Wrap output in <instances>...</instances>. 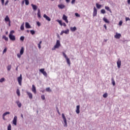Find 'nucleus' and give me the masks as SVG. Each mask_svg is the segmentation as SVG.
I'll list each match as a JSON object with an SVG mask.
<instances>
[{
    "label": "nucleus",
    "instance_id": "obj_1",
    "mask_svg": "<svg viewBox=\"0 0 130 130\" xmlns=\"http://www.w3.org/2000/svg\"><path fill=\"white\" fill-rule=\"evenodd\" d=\"M60 47V41L59 40L56 41V43L54 46V48L52 49V50H55L56 48H58Z\"/></svg>",
    "mask_w": 130,
    "mask_h": 130
},
{
    "label": "nucleus",
    "instance_id": "obj_2",
    "mask_svg": "<svg viewBox=\"0 0 130 130\" xmlns=\"http://www.w3.org/2000/svg\"><path fill=\"white\" fill-rule=\"evenodd\" d=\"M62 54L64 57L66 58L68 64H69V67H71V61H70V58L68 57V56H67V54H66L64 52H63Z\"/></svg>",
    "mask_w": 130,
    "mask_h": 130
},
{
    "label": "nucleus",
    "instance_id": "obj_3",
    "mask_svg": "<svg viewBox=\"0 0 130 130\" xmlns=\"http://www.w3.org/2000/svg\"><path fill=\"white\" fill-rule=\"evenodd\" d=\"M22 74H20V76L17 78V81L20 86H22Z\"/></svg>",
    "mask_w": 130,
    "mask_h": 130
},
{
    "label": "nucleus",
    "instance_id": "obj_4",
    "mask_svg": "<svg viewBox=\"0 0 130 130\" xmlns=\"http://www.w3.org/2000/svg\"><path fill=\"white\" fill-rule=\"evenodd\" d=\"M9 38L10 40H12V41H15V40H16V37L11 34H9Z\"/></svg>",
    "mask_w": 130,
    "mask_h": 130
},
{
    "label": "nucleus",
    "instance_id": "obj_5",
    "mask_svg": "<svg viewBox=\"0 0 130 130\" xmlns=\"http://www.w3.org/2000/svg\"><path fill=\"white\" fill-rule=\"evenodd\" d=\"M40 72L45 76V77H47V73L44 71V69H41L40 70Z\"/></svg>",
    "mask_w": 130,
    "mask_h": 130
},
{
    "label": "nucleus",
    "instance_id": "obj_6",
    "mask_svg": "<svg viewBox=\"0 0 130 130\" xmlns=\"http://www.w3.org/2000/svg\"><path fill=\"white\" fill-rule=\"evenodd\" d=\"M17 116H15L14 117V119L13 120V124H14V125H17Z\"/></svg>",
    "mask_w": 130,
    "mask_h": 130
},
{
    "label": "nucleus",
    "instance_id": "obj_7",
    "mask_svg": "<svg viewBox=\"0 0 130 130\" xmlns=\"http://www.w3.org/2000/svg\"><path fill=\"white\" fill-rule=\"evenodd\" d=\"M26 94H27V95H28L29 99H33V94H32V93L29 92L28 91H26Z\"/></svg>",
    "mask_w": 130,
    "mask_h": 130
},
{
    "label": "nucleus",
    "instance_id": "obj_8",
    "mask_svg": "<svg viewBox=\"0 0 130 130\" xmlns=\"http://www.w3.org/2000/svg\"><path fill=\"white\" fill-rule=\"evenodd\" d=\"M62 19L64 21H65L66 23H69V20H68V16L66 15H63Z\"/></svg>",
    "mask_w": 130,
    "mask_h": 130
},
{
    "label": "nucleus",
    "instance_id": "obj_9",
    "mask_svg": "<svg viewBox=\"0 0 130 130\" xmlns=\"http://www.w3.org/2000/svg\"><path fill=\"white\" fill-rule=\"evenodd\" d=\"M31 6L32 7V10H34V11H37V9L38 8L37 6H36L33 4H31Z\"/></svg>",
    "mask_w": 130,
    "mask_h": 130
},
{
    "label": "nucleus",
    "instance_id": "obj_10",
    "mask_svg": "<svg viewBox=\"0 0 130 130\" xmlns=\"http://www.w3.org/2000/svg\"><path fill=\"white\" fill-rule=\"evenodd\" d=\"M31 91L33 92V93H34V94H36V87H35L34 84L32 85Z\"/></svg>",
    "mask_w": 130,
    "mask_h": 130
},
{
    "label": "nucleus",
    "instance_id": "obj_11",
    "mask_svg": "<svg viewBox=\"0 0 130 130\" xmlns=\"http://www.w3.org/2000/svg\"><path fill=\"white\" fill-rule=\"evenodd\" d=\"M96 16H97V9L95 7H94L93 17H96Z\"/></svg>",
    "mask_w": 130,
    "mask_h": 130
},
{
    "label": "nucleus",
    "instance_id": "obj_12",
    "mask_svg": "<svg viewBox=\"0 0 130 130\" xmlns=\"http://www.w3.org/2000/svg\"><path fill=\"white\" fill-rule=\"evenodd\" d=\"M44 18H45L46 20H47V21H48L49 22H50V21H51V19H50V18L48 16H47V15H46V14H44L43 16Z\"/></svg>",
    "mask_w": 130,
    "mask_h": 130
},
{
    "label": "nucleus",
    "instance_id": "obj_13",
    "mask_svg": "<svg viewBox=\"0 0 130 130\" xmlns=\"http://www.w3.org/2000/svg\"><path fill=\"white\" fill-rule=\"evenodd\" d=\"M115 38L116 39H119L121 37V35L120 34H116V35L114 36Z\"/></svg>",
    "mask_w": 130,
    "mask_h": 130
},
{
    "label": "nucleus",
    "instance_id": "obj_14",
    "mask_svg": "<svg viewBox=\"0 0 130 130\" xmlns=\"http://www.w3.org/2000/svg\"><path fill=\"white\" fill-rule=\"evenodd\" d=\"M117 64L118 69H120V67L121 66V61L120 60H118L117 62Z\"/></svg>",
    "mask_w": 130,
    "mask_h": 130
},
{
    "label": "nucleus",
    "instance_id": "obj_15",
    "mask_svg": "<svg viewBox=\"0 0 130 130\" xmlns=\"http://www.w3.org/2000/svg\"><path fill=\"white\" fill-rule=\"evenodd\" d=\"M62 117L63 119V121L66 124V126H67V119L66 118V116H64V114H62Z\"/></svg>",
    "mask_w": 130,
    "mask_h": 130
},
{
    "label": "nucleus",
    "instance_id": "obj_16",
    "mask_svg": "<svg viewBox=\"0 0 130 130\" xmlns=\"http://www.w3.org/2000/svg\"><path fill=\"white\" fill-rule=\"evenodd\" d=\"M76 112V113H77V114H79V113H80V105L77 106Z\"/></svg>",
    "mask_w": 130,
    "mask_h": 130
},
{
    "label": "nucleus",
    "instance_id": "obj_17",
    "mask_svg": "<svg viewBox=\"0 0 130 130\" xmlns=\"http://www.w3.org/2000/svg\"><path fill=\"white\" fill-rule=\"evenodd\" d=\"M38 18H41V11H40V9H38Z\"/></svg>",
    "mask_w": 130,
    "mask_h": 130
},
{
    "label": "nucleus",
    "instance_id": "obj_18",
    "mask_svg": "<svg viewBox=\"0 0 130 130\" xmlns=\"http://www.w3.org/2000/svg\"><path fill=\"white\" fill-rule=\"evenodd\" d=\"M5 20L6 22H11V20H10V18L8 15H7L5 18Z\"/></svg>",
    "mask_w": 130,
    "mask_h": 130
},
{
    "label": "nucleus",
    "instance_id": "obj_19",
    "mask_svg": "<svg viewBox=\"0 0 130 130\" xmlns=\"http://www.w3.org/2000/svg\"><path fill=\"white\" fill-rule=\"evenodd\" d=\"M70 30L71 31H72V32H75V31H76L77 30V27H76V26L74 27H71L70 28Z\"/></svg>",
    "mask_w": 130,
    "mask_h": 130
},
{
    "label": "nucleus",
    "instance_id": "obj_20",
    "mask_svg": "<svg viewBox=\"0 0 130 130\" xmlns=\"http://www.w3.org/2000/svg\"><path fill=\"white\" fill-rule=\"evenodd\" d=\"M25 27L27 29H29V28H31V26L28 22H25Z\"/></svg>",
    "mask_w": 130,
    "mask_h": 130
},
{
    "label": "nucleus",
    "instance_id": "obj_21",
    "mask_svg": "<svg viewBox=\"0 0 130 130\" xmlns=\"http://www.w3.org/2000/svg\"><path fill=\"white\" fill-rule=\"evenodd\" d=\"M58 7L59 9H64V8H65L66 6H65L64 5L61 4V5H58Z\"/></svg>",
    "mask_w": 130,
    "mask_h": 130
},
{
    "label": "nucleus",
    "instance_id": "obj_22",
    "mask_svg": "<svg viewBox=\"0 0 130 130\" xmlns=\"http://www.w3.org/2000/svg\"><path fill=\"white\" fill-rule=\"evenodd\" d=\"M16 104H17L18 107L19 108H21V107L22 106V104L21 103H20V102L19 101H17L16 102Z\"/></svg>",
    "mask_w": 130,
    "mask_h": 130
},
{
    "label": "nucleus",
    "instance_id": "obj_23",
    "mask_svg": "<svg viewBox=\"0 0 130 130\" xmlns=\"http://www.w3.org/2000/svg\"><path fill=\"white\" fill-rule=\"evenodd\" d=\"M2 38L4 39L5 41H9V38L6 36H3Z\"/></svg>",
    "mask_w": 130,
    "mask_h": 130
},
{
    "label": "nucleus",
    "instance_id": "obj_24",
    "mask_svg": "<svg viewBox=\"0 0 130 130\" xmlns=\"http://www.w3.org/2000/svg\"><path fill=\"white\" fill-rule=\"evenodd\" d=\"M20 54H22V55L24 54V47H22L21 48L20 51Z\"/></svg>",
    "mask_w": 130,
    "mask_h": 130
},
{
    "label": "nucleus",
    "instance_id": "obj_25",
    "mask_svg": "<svg viewBox=\"0 0 130 130\" xmlns=\"http://www.w3.org/2000/svg\"><path fill=\"white\" fill-rule=\"evenodd\" d=\"M105 8L107 11H108L110 12V13H111V10H110V8H109L108 6H105Z\"/></svg>",
    "mask_w": 130,
    "mask_h": 130
},
{
    "label": "nucleus",
    "instance_id": "obj_26",
    "mask_svg": "<svg viewBox=\"0 0 130 130\" xmlns=\"http://www.w3.org/2000/svg\"><path fill=\"white\" fill-rule=\"evenodd\" d=\"M103 21H104V22H105V23H108L109 24V20H108V19H107V18L104 17L103 18Z\"/></svg>",
    "mask_w": 130,
    "mask_h": 130
},
{
    "label": "nucleus",
    "instance_id": "obj_27",
    "mask_svg": "<svg viewBox=\"0 0 130 130\" xmlns=\"http://www.w3.org/2000/svg\"><path fill=\"white\" fill-rule=\"evenodd\" d=\"M64 33L65 34H69V33H70V30L69 29H67L66 30H64Z\"/></svg>",
    "mask_w": 130,
    "mask_h": 130
},
{
    "label": "nucleus",
    "instance_id": "obj_28",
    "mask_svg": "<svg viewBox=\"0 0 130 130\" xmlns=\"http://www.w3.org/2000/svg\"><path fill=\"white\" fill-rule=\"evenodd\" d=\"M41 43H42V41H40V43L38 44V47L39 49H41Z\"/></svg>",
    "mask_w": 130,
    "mask_h": 130
},
{
    "label": "nucleus",
    "instance_id": "obj_29",
    "mask_svg": "<svg viewBox=\"0 0 130 130\" xmlns=\"http://www.w3.org/2000/svg\"><path fill=\"white\" fill-rule=\"evenodd\" d=\"M97 9H100L101 8V5L99 4L98 3L96 4Z\"/></svg>",
    "mask_w": 130,
    "mask_h": 130
},
{
    "label": "nucleus",
    "instance_id": "obj_30",
    "mask_svg": "<svg viewBox=\"0 0 130 130\" xmlns=\"http://www.w3.org/2000/svg\"><path fill=\"white\" fill-rule=\"evenodd\" d=\"M11 69H12V66L11 65H9L8 66H7L8 71H11Z\"/></svg>",
    "mask_w": 130,
    "mask_h": 130
},
{
    "label": "nucleus",
    "instance_id": "obj_31",
    "mask_svg": "<svg viewBox=\"0 0 130 130\" xmlns=\"http://www.w3.org/2000/svg\"><path fill=\"white\" fill-rule=\"evenodd\" d=\"M7 114H10L9 112H6L3 114V118L6 116V115H7Z\"/></svg>",
    "mask_w": 130,
    "mask_h": 130
},
{
    "label": "nucleus",
    "instance_id": "obj_32",
    "mask_svg": "<svg viewBox=\"0 0 130 130\" xmlns=\"http://www.w3.org/2000/svg\"><path fill=\"white\" fill-rule=\"evenodd\" d=\"M108 96V94H107V93H105L103 94V96L104 97V98H107V96Z\"/></svg>",
    "mask_w": 130,
    "mask_h": 130
},
{
    "label": "nucleus",
    "instance_id": "obj_33",
    "mask_svg": "<svg viewBox=\"0 0 130 130\" xmlns=\"http://www.w3.org/2000/svg\"><path fill=\"white\" fill-rule=\"evenodd\" d=\"M20 29L21 30H22V31H23L24 29V23H23L21 25V27H20Z\"/></svg>",
    "mask_w": 130,
    "mask_h": 130
},
{
    "label": "nucleus",
    "instance_id": "obj_34",
    "mask_svg": "<svg viewBox=\"0 0 130 130\" xmlns=\"http://www.w3.org/2000/svg\"><path fill=\"white\" fill-rule=\"evenodd\" d=\"M24 39H25V37L24 36H21L20 38V40H21V41H24Z\"/></svg>",
    "mask_w": 130,
    "mask_h": 130
},
{
    "label": "nucleus",
    "instance_id": "obj_35",
    "mask_svg": "<svg viewBox=\"0 0 130 130\" xmlns=\"http://www.w3.org/2000/svg\"><path fill=\"white\" fill-rule=\"evenodd\" d=\"M16 93H17L18 96H20L21 95V94L20 93V90H19L18 89L17 90Z\"/></svg>",
    "mask_w": 130,
    "mask_h": 130
},
{
    "label": "nucleus",
    "instance_id": "obj_36",
    "mask_svg": "<svg viewBox=\"0 0 130 130\" xmlns=\"http://www.w3.org/2000/svg\"><path fill=\"white\" fill-rule=\"evenodd\" d=\"M101 13L102 14H105V13H106V11L104 9H102L101 11Z\"/></svg>",
    "mask_w": 130,
    "mask_h": 130
},
{
    "label": "nucleus",
    "instance_id": "obj_37",
    "mask_svg": "<svg viewBox=\"0 0 130 130\" xmlns=\"http://www.w3.org/2000/svg\"><path fill=\"white\" fill-rule=\"evenodd\" d=\"M26 6H28L29 5V0H24Z\"/></svg>",
    "mask_w": 130,
    "mask_h": 130
},
{
    "label": "nucleus",
    "instance_id": "obj_38",
    "mask_svg": "<svg viewBox=\"0 0 130 130\" xmlns=\"http://www.w3.org/2000/svg\"><path fill=\"white\" fill-rule=\"evenodd\" d=\"M56 21L57 22H58L59 24H60L61 26H62V22H61V20H57Z\"/></svg>",
    "mask_w": 130,
    "mask_h": 130
},
{
    "label": "nucleus",
    "instance_id": "obj_39",
    "mask_svg": "<svg viewBox=\"0 0 130 130\" xmlns=\"http://www.w3.org/2000/svg\"><path fill=\"white\" fill-rule=\"evenodd\" d=\"M112 83L113 86H115V81H114V79H112Z\"/></svg>",
    "mask_w": 130,
    "mask_h": 130
},
{
    "label": "nucleus",
    "instance_id": "obj_40",
    "mask_svg": "<svg viewBox=\"0 0 130 130\" xmlns=\"http://www.w3.org/2000/svg\"><path fill=\"white\" fill-rule=\"evenodd\" d=\"M47 92H51V89H50V88L48 87L46 89Z\"/></svg>",
    "mask_w": 130,
    "mask_h": 130
},
{
    "label": "nucleus",
    "instance_id": "obj_41",
    "mask_svg": "<svg viewBox=\"0 0 130 130\" xmlns=\"http://www.w3.org/2000/svg\"><path fill=\"white\" fill-rule=\"evenodd\" d=\"M3 82H5V78H2L0 79V83H3Z\"/></svg>",
    "mask_w": 130,
    "mask_h": 130
},
{
    "label": "nucleus",
    "instance_id": "obj_42",
    "mask_svg": "<svg viewBox=\"0 0 130 130\" xmlns=\"http://www.w3.org/2000/svg\"><path fill=\"white\" fill-rule=\"evenodd\" d=\"M30 33L32 35H34V34H35V31H34V30H31Z\"/></svg>",
    "mask_w": 130,
    "mask_h": 130
},
{
    "label": "nucleus",
    "instance_id": "obj_43",
    "mask_svg": "<svg viewBox=\"0 0 130 130\" xmlns=\"http://www.w3.org/2000/svg\"><path fill=\"white\" fill-rule=\"evenodd\" d=\"M8 130H11V124H9L8 126Z\"/></svg>",
    "mask_w": 130,
    "mask_h": 130
},
{
    "label": "nucleus",
    "instance_id": "obj_44",
    "mask_svg": "<svg viewBox=\"0 0 130 130\" xmlns=\"http://www.w3.org/2000/svg\"><path fill=\"white\" fill-rule=\"evenodd\" d=\"M41 99H42V100H45V96L44 95H42Z\"/></svg>",
    "mask_w": 130,
    "mask_h": 130
},
{
    "label": "nucleus",
    "instance_id": "obj_45",
    "mask_svg": "<svg viewBox=\"0 0 130 130\" xmlns=\"http://www.w3.org/2000/svg\"><path fill=\"white\" fill-rule=\"evenodd\" d=\"M17 55L18 58H21V55H22L20 53V54H17Z\"/></svg>",
    "mask_w": 130,
    "mask_h": 130
},
{
    "label": "nucleus",
    "instance_id": "obj_46",
    "mask_svg": "<svg viewBox=\"0 0 130 130\" xmlns=\"http://www.w3.org/2000/svg\"><path fill=\"white\" fill-rule=\"evenodd\" d=\"M7 48H5L3 50V53H6V52H7Z\"/></svg>",
    "mask_w": 130,
    "mask_h": 130
},
{
    "label": "nucleus",
    "instance_id": "obj_47",
    "mask_svg": "<svg viewBox=\"0 0 130 130\" xmlns=\"http://www.w3.org/2000/svg\"><path fill=\"white\" fill-rule=\"evenodd\" d=\"M1 3L2 4V6H4V5H5V0H1Z\"/></svg>",
    "mask_w": 130,
    "mask_h": 130
},
{
    "label": "nucleus",
    "instance_id": "obj_48",
    "mask_svg": "<svg viewBox=\"0 0 130 130\" xmlns=\"http://www.w3.org/2000/svg\"><path fill=\"white\" fill-rule=\"evenodd\" d=\"M37 24L38 26H39V27L41 25V24L40 23V22H39V21H38V22H37Z\"/></svg>",
    "mask_w": 130,
    "mask_h": 130
},
{
    "label": "nucleus",
    "instance_id": "obj_49",
    "mask_svg": "<svg viewBox=\"0 0 130 130\" xmlns=\"http://www.w3.org/2000/svg\"><path fill=\"white\" fill-rule=\"evenodd\" d=\"M75 3H76V0H72L71 2V4H72V5H74Z\"/></svg>",
    "mask_w": 130,
    "mask_h": 130
},
{
    "label": "nucleus",
    "instance_id": "obj_50",
    "mask_svg": "<svg viewBox=\"0 0 130 130\" xmlns=\"http://www.w3.org/2000/svg\"><path fill=\"white\" fill-rule=\"evenodd\" d=\"M119 25L120 26H121V25H122V21H119Z\"/></svg>",
    "mask_w": 130,
    "mask_h": 130
},
{
    "label": "nucleus",
    "instance_id": "obj_51",
    "mask_svg": "<svg viewBox=\"0 0 130 130\" xmlns=\"http://www.w3.org/2000/svg\"><path fill=\"white\" fill-rule=\"evenodd\" d=\"M76 17H80V15L78 14V13H75Z\"/></svg>",
    "mask_w": 130,
    "mask_h": 130
},
{
    "label": "nucleus",
    "instance_id": "obj_52",
    "mask_svg": "<svg viewBox=\"0 0 130 130\" xmlns=\"http://www.w3.org/2000/svg\"><path fill=\"white\" fill-rule=\"evenodd\" d=\"M8 4H9V1L7 0V1H6V3H5V6H7V5H8Z\"/></svg>",
    "mask_w": 130,
    "mask_h": 130
},
{
    "label": "nucleus",
    "instance_id": "obj_53",
    "mask_svg": "<svg viewBox=\"0 0 130 130\" xmlns=\"http://www.w3.org/2000/svg\"><path fill=\"white\" fill-rule=\"evenodd\" d=\"M104 27L105 28L106 30H107V26H106V24L104 25Z\"/></svg>",
    "mask_w": 130,
    "mask_h": 130
},
{
    "label": "nucleus",
    "instance_id": "obj_54",
    "mask_svg": "<svg viewBox=\"0 0 130 130\" xmlns=\"http://www.w3.org/2000/svg\"><path fill=\"white\" fill-rule=\"evenodd\" d=\"M13 33H15V31H14V30H11V31H10V34H13Z\"/></svg>",
    "mask_w": 130,
    "mask_h": 130
},
{
    "label": "nucleus",
    "instance_id": "obj_55",
    "mask_svg": "<svg viewBox=\"0 0 130 130\" xmlns=\"http://www.w3.org/2000/svg\"><path fill=\"white\" fill-rule=\"evenodd\" d=\"M128 20H129V18H128V17H126V18H125V21H128Z\"/></svg>",
    "mask_w": 130,
    "mask_h": 130
},
{
    "label": "nucleus",
    "instance_id": "obj_56",
    "mask_svg": "<svg viewBox=\"0 0 130 130\" xmlns=\"http://www.w3.org/2000/svg\"><path fill=\"white\" fill-rule=\"evenodd\" d=\"M24 4H25V1H23L21 3L22 6H24Z\"/></svg>",
    "mask_w": 130,
    "mask_h": 130
},
{
    "label": "nucleus",
    "instance_id": "obj_57",
    "mask_svg": "<svg viewBox=\"0 0 130 130\" xmlns=\"http://www.w3.org/2000/svg\"><path fill=\"white\" fill-rule=\"evenodd\" d=\"M63 33H64V30H62V31L60 32V35H62L63 34Z\"/></svg>",
    "mask_w": 130,
    "mask_h": 130
},
{
    "label": "nucleus",
    "instance_id": "obj_58",
    "mask_svg": "<svg viewBox=\"0 0 130 130\" xmlns=\"http://www.w3.org/2000/svg\"><path fill=\"white\" fill-rule=\"evenodd\" d=\"M62 24H63V26H64V27H67V24H66V23L64 22Z\"/></svg>",
    "mask_w": 130,
    "mask_h": 130
},
{
    "label": "nucleus",
    "instance_id": "obj_59",
    "mask_svg": "<svg viewBox=\"0 0 130 130\" xmlns=\"http://www.w3.org/2000/svg\"><path fill=\"white\" fill-rule=\"evenodd\" d=\"M127 4L128 5H130V0H127Z\"/></svg>",
    "mask_w": 130,
    "mask_h": 130
},
{
    "label": "nucleus",
    "instance_id": "obj_60",
    "mask_svg": "<svg viewBox=\"0 0 130 130\" xmlns=\"http://www.w3.org/2000/svg\"><path fill=\"white\" fill-rule=\"evenodd\" d=\"M57 111L58 114H60V113L59 112V110H58V109H57Z\"/></svg>",
    "mask_w": 130,
    "mask_h": 130
},
{
    "label": "nucleus",
    "instance_id": "obj_61",
    "mask_svg": "<svg viewBox=\"0 0 130 130\" xmlns=\"http://www.w3.org/2000/svg\"><path fill=\"white\" fill-rule=\"evenodd\" d=\"M67 3H70L71 0H66Z\"/></svg>",
    "mask_w": 130,
    "mask_h": 130
},
{
    "label": "nucleus",
    "instance_id": "obj_62",
    "mask_svg": "<svg viewBox=\"0 0 130 130\" xmlns=\"http://www.w3.org/2000/svg\"><path fill=\"white\" fill-rule=\"evenodd\" d=\"M9 26H11V21H9Z\"/></svg>",
    "mask_w": 130,
    "mask_h": 130
},
{
    "label": "nucleus",
    "instance_id": "obj_63",
    "mask_svg": "<svg viewBox=\"0 0 130 130\" xmlns=\"http://www.w3.org/2000/svg\"><path fill=\"white\" fill-rule=\"evenodd\" d=\"M8 32L7 31V32H6V35H8Z\"/></svg>",
    "mask_w": 130,
    "mask_h": 130
},
{
    "label": "nucleus",
    "instance_id": "obj_64",
    "mask_svg": "<svg viewBox=\"0 0 130 130\" xmlns=\"http://www.w3.org/2000/svg\"><path fill=\"white\" fill-rule=\"evenodd\" d=\"M21 117L23 118V115H21Z\"/></svg>",
    "mask_w": 130,
    "mask_h": 130
}]
</instances>
